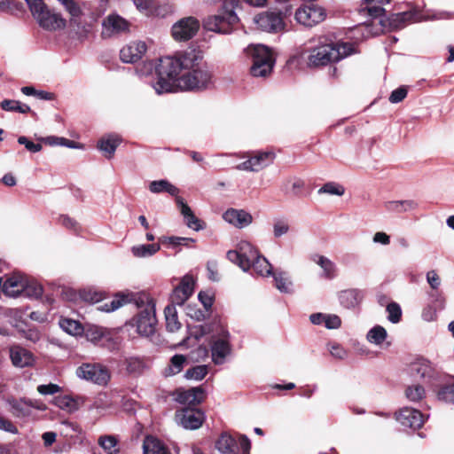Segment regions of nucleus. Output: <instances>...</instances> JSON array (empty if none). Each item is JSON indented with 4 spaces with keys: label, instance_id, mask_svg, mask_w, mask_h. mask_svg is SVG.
<instances>
[{
    "label": "nucleus",
    "instance_id": "f257e3e1",
    "mask_svg": "<svg viewBox=\"0 0 454 454\" xmlns=\"http://www.w3.org/2000/svg\"><path fill=\"white\" fill-rule=\"evenodd\" d=\"M156 74L157 82L153 87L157 94L173 92L176 89L200 91L213 84V74L203 53L195 49L160 59Z\"/></svg>",
    "mask_w": 454,
    "mask_h": 454
},
{
    "label": "nucleus",
    "instance_id": "f03ea898",
    "mask_svg": "<svg viewBox=\"0 0 454 454\" xmlns=\"http://www.w3.org/2000/svg\"><path fill=\"white\" fill-rule=\"evenodd\" d=\"M356 52L353 43L333 42L326 37H320L318 44L309 52L308 65L319 67L340 61Z\"/></svg>",
    "mask_w": 454,
    "mask_h": 454
},
{
    "label": "nucleus",
    "instance_id": "7ed1b4c3",
    "mask_svg": "<svg viewBox=\"0 0 454 454\" xmlns=\"http://www.w3.org/2000/svg\"><path fill=\"white\" fill-rule=\"evenodd\" d=\"M135 303L139 309L133 319L137 332L143 337H151L154 334L157 325L153 299L147 294H139L135 298Z\"/></svg>",
    "mask_w": 454,
    "mask_h": 454
},
{
    "label": "nucleus",
    "instance_id": "20e7f679",
    "mask_svg": "<svg viewBox=\"0 0 454 454\" xmlns=\"http://www.w3.org/2000/svg\"><path fill=\"white\" fill-rule=\"evenodd\" d=\"M247 53L252 59L250 72L254 77H266L272 72L275 59L268 47L252 45L247 48Z\"/></svg>",
    "mask_w": 454,
    "mask_h": 454
},
{
    "label": "nucleus",
    "instance_id": "39448f33",
    "mask_svg": "<svg viewBox=\"0 0 454 454\" xmlns=\"http://www.w3.org/2000/svg\"><path fill=\"white\" fill-rule=\"evenodd\" d=\"M76 376L96 385L106 387L111 380V372L100 363H82L76 369Z\"/></svg>",
    "mask_w": 454,
    "mask_h": 454
},
{
    "label": "nucleus",
    "instance_id": "423d86ee",
    "mask_svg": "<svg viewBox=\"0 0 454 454\" xmlns=\"http://www.w3.org/2000/svg\"><path fill=\"white\" fill-rule=\"evenodd\" d=\"M11 413L18 419H35L33 410L45 411L46 404L38 399L20 398V399H8Z\"/></svg>",
    "mask_w": 454,
    "mask_h": 454
},
{
    "label": "nucleus",
    "instance_id": "0eeeda50",
    "mask_svg": "<svg viewBox=\"0 0 454 454\" xmlns=\"http://www.w3.org/2000/svg\"><path fill=\"white\" fill-rule=\"evenodd\" d=\"M259 255L255 247L247 241H240L236 250H230L226 256L244 271L251 269V262Z\"/></svg>",
    "mask_w": 454,
    "mask_h": 454
},
{
    "label": "nucleus",
    "instance_id": "6e6552de",
    "mask_svg": "<svg viewBox=\"0 0 454 454\" xmlns=\"http://www.w3.org/2000/svg\"><path fill=\"white\" fill-rule=\"evenodd\" d=\"M215 448L221 454H239V450L247 454L250 450L251 442L246 435H239L237 440L228 433H223L215 442Z\"/></svg>",
    "mask_w": 454,
    "mask_h": 454
},
{
    "label": "nucleus",
    "instance_id": "1a4fd4ad",
    "mask_svg": "<svg viewBox=\"0 0 454 454\" xmlns=\"http://www.w3.org/2000/svg\"><path fill=\"white\" fill-rule=\"evenodd\" d=\"M247 160L235 167L240 171L258 172L274 161L272 151H255L247 153Z\"/></svg>",
    "mask_w": 454,
    "mask_h": 454
},
{
    "label": "nucleus",
    "instance_id": "9d476101",
    "mask_svg": "<svg viewBox=\"0 0 454 454\" xmlns=\"http://www.w3.org/2000/svg\"><path fill=\"white\" fill-rule=\"evenodd\" d=\"M238 22L239 17L237 14H230L227 16L222 12H218L215 15L208 16L204 20L203 27L209 31L229 34Z\"/></svg>",
    "mask_w": 454,
    "mask_h": 454
},
{
    "label": "nucleus",
    "instance_id": "9b49d317",
    "mask_svg": "<svg viewBox=\"0 0 454 454\" xmlns=\"http://www.w3.org/2000/svg\"><path fill=\"white\" fill-rule=\"evenodd\" d=\"M326 17L325 10L317 4L303 5L295 12L296 21L308 27H314Z\"/></svg>",
    "mask_w": 454,
    "mask_h": 454
},
{
    "label": "nucleus",
    "instance_id": "f8f14e48",
    "mask_svg": "<svg viewBox=\"0 0 454 454\" xmlns=\"http://www.w3.org/2000/svg\"><path fill=\"white\" fill-rule=\"evenodd\" d=\"M200 22L194 17L183 18L172 26L171 33L176 41L184 42L192 39L199 31Z\"/></svg>",
    "mask_w": 454,
    "mask_h": 454
},
{
    "label": "nucleus",
    "instance_id": "ddd939ff",
    "mask_svg": "<svg viewBox=\"0 0 454 454\" xmlns=\"http://www.w3.org/2000/svg\"><path fill=\"white\" fill-rule=\"evenodd\" d=\"M27 276L20 272H12L4 277V280L1 278V286L3 293L9 296L16 298L22 294L26 287Z\"/></svg>",
    "mask_w": 454,
    "mask_h": 454
},
{
    "label": "nucleus",
    "instance_id": "4468645a",
    "mask_svg": "<svg viewBox=\"0 0 454 454\" xmlns=\"http://www.w3.org/2000/svg\"><path fill=\"white\" fill-rule=\"evenodd\" d=\"M175 419L184 428L194 430L202 426L204 413L199 409L184 408L176 412Z\"/></svg>",
    "mask_w": 454,
    "mask_h": 454
},
{
    "label": "nucleus",
    "instance_id": "2eb2a0df",
    "mask_svg": "<svg viewBox=\"0 0 454 454\" xmlns=\"http://www.w3.org/2000/svg\"><path fill=\"white\" fill-rule=\"evenodd\" d=\"M229 333L222 329L217 337H214L211 345L212 360L215 364H222L231 353Z\"/></svg>",
    "mask_w": 454,
    "mask_h": 454
},
{
    "label": "nucleus",
    "instance_id": "dca6fc26",
    "mask_svg": "<svg viewBox=\"0 0 454 454\" xmlns=\"http://www.w3.org/2000/svg\"><path fill=\"white\" fill-rule=\"evenodd\" d=\"M254 21L263 31L278 32L284 27V21L279 12H266L257 15Z\"/></svg>",
    "mask_w": 454,
    "mask_h": 454
},
{
    "label": "nucleus",
    "instance_id": "f3484780",
    "mask_svg": "<svg viewBox=\"0 0 454 454\" xmlns=\"http://www.w3.org/2000/svg\"><path fill=\"white\" fill-rule=\"evenodd\" d=\"M396 420L404 427L418 429L424 424L423 414L416 409L405 407L396 414Z\"/></svg>",
    "mask_w": 454,
    "mask_h": 454
},
{
    "label": "nucleus",
    "instance_id": "a211bd4d",
    "mask_svg": "<svg viewBox=\"0 0 454 454\" xmlns=\"http://www.w3.org/2000/svg\"><path fill=\"white\" fill-rule=\"evenodd\" d=\"M102 25V35L105 37H111L114 35H118L129 30V22L122 17L116 14L108 15L104 20Z\"/></svg>",
    "mask_w": 454,
    "mask_h": 454
},
{
    "label": "nucleus",
    "instance_id": "6ab92c4d",
    "mask_svg": "<svg viewBox=\"0 0 454 454\" xmlns=\"http://www.w3.org/2000/svg\"><path fill=\"white\" fill-rule=\"evenodd\" d=\"M36 20L40 27L50 31L63 29L67 25L66 20L60 13L50 10L49 8L43 12Z\"/></svg>",
    "mask_w": 454,
    "mask_h": 454
},
{
    "label": "nucleus",
    "instance_id": "aec40b11",
    "mask_svg": "<svg viewBox=\"0 0 454 454\" xmlns=\"http://www.w3.org/2000/svg\"><path fill=\"white\" fill-rule=\"evenodd\" d=\"M411 375L417 380H430L435 376V370L430 361L418 358L410 365Z\"/></svg>",
    "mask_w": 454,
    "mask_h": 454
},
{
    "label": "nucleus",
    "instance_id": "412c9836",
    "mask_svg": "<svg viewBox=\"0 0 454 454\" xmlns=\"http://www.w3.org/2000/svg\"><path fill=\"white\" fill-rule=\"evenodd\" d=\"M194 280L192 277L184 276L179 286L174 289L171 296L172 301L177 305H183L193 293Z\"/></svg>",
    "mask_w": 454,
    "mask_h": 454
},
{
    "label": "nucleus",
    "instance_id": "4be33fe9",
    "mask_svg": "<svg viewBox=\"0 0 454 454\" xmlns=\"http://www.w3.org/2000/svg\"><path fill=\"white\" fill-rule=\"evenodd\" d=\"M145 51L146 45L144 42H132L121 50L120 58L122 62L134 63L139 60Z\"/></svg>",
    "mask_w": 454,
    "mask_h": 454
},
{
    "label": "nucleus",
    "instance_id": "5701e85b",
    "mask_svg": "<svg viewBox=\"0 0 454 454\" xmlns=\"http://www.w3.org/2000/svg\"><path fill=\"white\" fill-rule=\"evenodd\" d=\"M205 390L201 387L176 391V401L182 404L196 405L205 399Z\"/></svg>",
    "mask_w": 454,
    "mask_h": 454
},
{
    "label": "nucleus",
    "instance_id": "b1692460",
    "mask_svg": "<svg viewBox=\"0 0 454 454\" xmlns=\"http://www.w3.org/2000/svg\"><path fill=\"white\" fill-rule=\"evenodd\" d=\"M223 218L237 228H244L252 223V215L245 210L230 208L226 210Z\"/></svg>",
    "mask_w": 454,
    "mask_h": 454
},
{
    "label": "nucleus",
    "instance_id": "393cba45",
    "mask_svg": "<svg viewBox=\"0 0 454 454\" xmlns=\"http://www.w3.org/2000/svg\"><path fill=\"white\" fill-rule=\"evenodd\" d=\"M86 402V397L82 395H62L55 398V404L61 410L74 412L78 411Z\"/></svg>",
    "mask_w": 454,
    "mask_h": 454
},
{
    "label": "nucleus",
    "instance_id": "a878e982",
    "mask_svg": "<svg viewBox=\"0 0 454 454\" xmlns=\"http://www.w3.org/2000/svg\"><path fill=\"white\" fill-rule=\"evenodd\" d=\"M363 292L358 289H347L339 294L340 304L347 309H355L362 302Z\"/></svg>",
    "mask_w": 454,
    "mask_h": 454
},
{
    "label": "nucleus",
    "instance_id": "bb28decb",
    "mask_svg": "<svg viewBox=\"0 0 454 454\" xmlns=\"http://www.w3.org/2000/svg\"><path fill=\"white\" fill-rule=\"evenodd\" d=\"M176 203L180 208L181 214L184 218L185 223L189 228L194 231H200L203 229V226L200 223V220L194 215L190 207L184 201L181 197H176Z\"/></svg>",
    "mask_w": 454,
    "mask_h": 454
},
{
    "label": "nucleus",
    "instance_id": "cd10ccee",
    "mask_svg": "<svg viewBox=\"0 0 454 454\" xmlns=\"http://www.w3.org/2000/svg\"><path fill=\"white\" fill-rule=\"evenodd\" d=\"M134 4L137 10L146 16H164L166 12L170 11V6L168 5L164 7V11H161L160 8L156 7L154 0H134Z\"/></svg>",
    "mask_w": 454,
    "mask_h": 454
},
{
    "label": "nucleus",
    "instance_id": "c85d7f7f",
    "mask_svg": "<svg viewBox=\"0 0 454 454\" xmlns=\"http://www.w3.org/2000/svg\"><path fill=\"white\" fill-rule=\"evenodd\" d=\"M11 359L13 365L18 367H26L33 364L32 354L20 347H15L11 349Z\"/></svg>",
    "mask_w": 454,
    "mask_h": 454
},
{
    "label": "nucleus",
    "instance_id": "c756f323",
    "mask_svg": "<svg viewBox=\"0 0 454 454\" xmlns=\"http://www.w3.org/2000/svg\"><path fill=\"white\" fill-rule=\"evenodd\" d=\"M311 260L323 270L325 278L333 279L336 277V265L329 258L316 254L311 256Z\"/></svg>",
    "mask_w": 454,
    "mask_h": 454
},
{
    "label": "nucleus",
    "instance_id": "7c9ffc66",
    "mask_svg": "<svg viewBox=\"0 0 454 454\" xmlns=\"http://www.w3.org/2000/svg\"><path fill=\"white\" fill-rule=\"evenodd\" d=\"M121 138L117 135H108L102 137L98 144V147L102 151L106 157L110 159L114 156L117 146L121 143Z\"/></svg>",
    "mask_w": 454,
    "mask_h": 454
},
{
    "label": "nucleus",
    "instance_id": "2f4dec72",
    "mask_svg": "<svg viewBox=\"0 0 454 454\" xmlns=\"http://www.w3.org/2000/svg\"><path fill=\"white\" fill-rule=\"evenodd\" d=\"M418 207V203L413 200H390L385 203L386 210L395 213L412 211Z\"/></svg>",
    "mask_w": 454,
    "mask_h": 454
},
{
    "label": "nucleus",
    "instance_id": "473e14b6",
    "mask_svg": "<svg viewBox=\"0 0 454 454\" xmlns=\"http://www.w3.org/2000/svg\"><path fill=\"white\" fill-rule=\"evenodd\" d=\"M149 190L153 193L168 192L172 196H176V198L178 197L177 194L179 193V189L165 179L151 182L149 184Z\"/></svg>",
    "mask_w": 454,
    "mask_h": 454
},
{
    "label": "nucleus",
    "instance_id": "72a5a7b5",
    "mask_svg": "<svg viewBox=\"0 0 454 454\" xmlns=\"http://www.w3.org/2000/svg\"><path fill=\"white\" fill-rule=\"evenodd\" d=\"M143 450L144 454H170L161 442L153 436L145 437Z\"/></svg>",
    "mask_w": 454,
    "mask_h": 454
},
{
    "label": "nucleus",
    "instance_id": "f704fd0d",
    "mask_svg": "<svg viewBox=\"0 0 454 454\" xmlns=\"http://www.w3.org/2000/svg\"><path fill=\"white\" fill-rule=\"evenodd\" d=\"M304 187V181L298 177L288 178L285 180L282 184V190L286 194H290L295 197L301 195Z\"/></svg>",
    "mask_w": 454,
    "mask_h": 454
},
{
    "label": "nucleus",
    "instance_id": "c9c22d12",
    "mask_svg": "<svg viewBox=\"0 0 454 454\" xmlns=\"http://www.w3.org/2000/svg\"><path fill=\"white\" fill-rule=\"evenodd\" d=\"M125 364L128 373L136 376L142 374L148 367L145 359L137 356L127 358Z\"/></svg>",
    "mask_w": 454,
    "mask_h": 454
},
{
    "label": "nucleus",
    "instance_id": "e433bc0d",
    "mask_svg": "<svg viewBox=\"0 0 454 454\" xmlns=\"http://www.w3.org/2000/svg\"><path fill=\"white\" fill-rule=\"evenodd\" d=\"M251 268L257 275L268 277L272 275V266L269 261L262 255L259 254L254 261L251 262Z\"/></svg>",
    "mask_w": 454,
    "mask_h": 454
},
{
    "label": "nucleus",
    "instance_id": "4c0bfd02",
    "mask_svg": "<svg viewBox=\"0 0 454 454\" xmlns=\"http://www.w3.org/2000/svg\"><path fill=\"white\" fill-rule=\"evenodd\" d=\"M166 318V327L169 332H176L181 327L178 320L177 312L174 305H168L164 309Z\"/></svg>",
    "mask_w": 454,
    "mask_h": 454
},
{
    "label": "nucleus",
    "instance_id": "58836bf2",
    "mask_svg": "<svg viewBox=\"0 0 454 454\" xmlns=\"http://www.w3.org/2000/svg\"><path fill=\"white\" fill-rule=\"evenodd\" d=\"M25 286L26 287L22 292V294L25 296L35 299L42 296L43 290L42 286L37 281L31 279L27 276Z\"/></svg>",
    "mask_w": 454,
    "mask_h": 454
},
{
    "label": "nucleus",
    "instance_id": "ea45409f",
    "mask_svg": "<svg viewBox=\"0 0 454 454\" xmlns=\"http://www.w3.org/2000/svg\"><path fill=\"white\" fill-rule=\"evenodd\" d=\"M98 442L108 454H117L119 452L118 440L114 435H102L98 438Z\"/></svg>",
    "mask_w": 454,
    "mask_h": 454
},
{
    "label": "nucleus",
    "instance_id": "a19ab883",
    "mask_svg": "<svg viewBox=\"0 0 454 454\" xmlns=\"http://www.w3.org/2000/svg\"><path fill=\"white\" fill-rule=\"evenodd\" d=\"M386 338L387 331L380 325L374 326L367 333V340L376 345H380Z\"/></svg>",
    "mask_w": 454,
    "mask_h": 454
},
{
    "label": "nucleus",
    "instance_id": "79ce46f5",
    "mask_svg": "<svg viewBox=\"0 0 454 454\" xmlns=\"http://www.w3.org/2000/svg\"><path fill=\"white\" fill-rule=\"evenodd\" d=\"M160 250V245L158 244H146L140 245L132 247V252L135 256L146 257L154 254Z\"/></svg>",
    "mask_w": 454,
    "mask_h": 454
},
{
    "label": "nucleus",
    "instance_id": "37998d69",
    "mask_svg": "<svg viewBox=\"0 0 454 454\" xmlns=\"http://www.w3.org/2000/svg\"><path fill=\"white\" fill-rule=\"evenodd\" d=\"M276 287L282 293H290L292 290V281L285 272H278L273 275Z\"/></svg>",
    "mask_w": 454,
    "mask_h": 454
},
{
    "label": "nucleus",
    "instance_id": "c03bdc74",
    "mask_svg": "<svg viewBox=\"0 0 454 454\" xmlns=\"http://www.w3.org/2000/svg\"><path fill=\"white\" fill-rule=\"evenodd\" d=\"M59 325L65 332L72 335L80 334L82 331L81 324L70 318H62L59 321Z\"/></svg>",
    "mask_w": 454,
    "mask_h": 454
},
{
    "label": "nucleus",
    "instance_id": "a18cd8bd",
    "mask_svg": "<svg viewBox=\"0 0 454 454\" xmlns=\"http://www.w3.org/2000/svg\"><path fill=\"white\" fill-rule=\"evenodd\" d=\"M186 357L184 355H175L170 359L167 375H175L179 373L184 367Z\"/></svg>",
    "mask_w": 454,
    "mask_h": 454
},
{
    "label": "nucleus",
    "instance_id": "49530a36",
    "mask_svg": "<svg viewBox=\"0 0 454 454\" xmlns=\"http://www.w3.org/2000/svg\"><path fill=\"white\" fill-rule=\"evenodd\" d=\"M33 17L36 20L45 12L48 7L43 0H25Z\"/></svg>",
    "mask_w": 454,
    "mask_h": 454
},
{
    "label": "nucleus",
    "instance_id": "de8ad7c7",
    "mask_svg": "<svg viewBox=\"0 0 454 454\" xmlns=\"http://www.w3.org/2000/svg\"><path fill=\"white\" fill-rule=\"evenodd\" d=\"M319 194L328 193L331 195L341 196L345 192V189L342 185L333 183L328 182L325 184L317 192Z\"/></svg>",
    "mask_w": 454,
    "mask_h": 454
},
{
    "label": "nucleus",
    "instance_id": "09e8293b",
    "mask_svg": "<svg viewBox=\"0 0 454 454\" xmlns=\"http://www.w3.org/2000/svg\"><path fill=\"white\" fill-rule=\"evenodd\" d=\"M207 374V365H197L185 372L184 377L188 380H200Z\"/></svg>",
    "mask_w": 454,
    "mask_h": 454
},
{
    "label": "nucleus",
    "instance_id": "8fccbe9b",
    "mask_svg": "<svg viewBox=\"0 0 454 454\" xmlns=\"http://www.w3.org/2000/svg\"><path fill=\"white\" fill-rule=\"evenodd\" d=\"M406 397L411 402H418L425 395V389L420 385L408 387L405 391Z\"/></svg>",
    "mask_w": 454,
    "mask_h": 454
},
{
    "label": "nucleus",
    "instance_id": "3c124183",
    "mask_svg": "<svg viewBox=\"0 0 454 454\" xmlns=\"http://www.w3.org/2000/svg\"><path fill=\"white\" fill-rule=\"evenodd\" d=\"M438 399L445 403H454V383L441 387L437 394Z\"/></svg>",
    "mask_w": 454,
    "mask_h": 454
},
{
    "label": "nucleus",
    "instance_id": "603ef678",
    "mask_svg": "<svg viewBox=\"0 0 454 454\" xmlns=\"http://www.w3.org/2000/svg\"><path fill=\"white\" fill-rule=\"evenodd\" d=\"M387 311L388 313V320L394 324H396L400 321L402 317L401 307L395 303L391 302L387 306Z\"/></svg>",
    "mask_w": 454,
    "mask_h": 454
},
{
    "label": "nucleus",
    "instance_id": "864d4df0",
    "mask_svg": "<svg viewBox=\"0 0 454 454\" xmlns=\"http://www.w3.org/2000/svg\"><path fill=\"white\" fill-rule=\"evenodd\" d=\"M127 302V296L125 295H116L114 300H112L109 303H105L103 306V310L106 312L114 311Z\"/></svg>",
    "mask_w": 454,
    "mask_h": 454
},
{
    "label": "nucleus",
    "instance_id": "5fc2aeb1",
    "mask_svg": "<svg viewBox=\"0 0 454 454\" xmlns=\"http://www.w3.org/2000/svg\"><path fill=\"white\" fill-rule=\"evenodd\" d=\"M239 0H223L219 12L225 15L236 14L235 9L239 6Z\"/></svg>",
    "mask_w": 454,
    "mask_h": 454
},
{
    "label": "nucleus",
    "instance_id": "6e6d98bb",
    "mask_svg": "<svg viewBox=\"0 0 454 454\" xmlns=\"http://www.w3.org/2000/svg\"><path fill=\"white\" fill-rule=\"evenodd\" d=\"M37 392L43 395H55L61 391V387L58 384L50 383L39 385L36 388Z\"/></svg>",
    "mask_w": 454,
    "mask_h": 454
},
{
    "label": "nucleus",
    "instance_id": "4d7b16f0",
    "mask_svg": "<svg viewBox=\"0 0 454 454\" xmlns=\"http://www.w3.org/2000/svg\"><path fill=\"white\" fill-rule=\"evenodd\" d=\"M407 93V88L405 86H401L391 92L389 101L393 104H397L406 98Z\"/></svg>",
    "mask_w": 454,
    "mask_h": 454
},
{
    "label": "nucleus",
    "instance_id": "13d9d810",
    "mask_svg": "<svg viewBox=\"0 0 454 454\" xmlns=\"http://www.w3.org/2000/svg\"><path fill=\"white\" fill-rule=\"evenodd\" d=\"M64 7L66 11L70 14L72 20L79 19L82 15V11L75 0H70L69 3Z\"/></svg>",
    "mask_w": 454,
    "mask_h": 454
},
{
    "label": "nucleus",
    "instance_id": "bf43d9fd",
    "mask_svg": "<svg viewBox=\"0 0 454 454\" xmlns=\"http://www.w3.org/2000/svg\"><path fill=\"white\" fill-rule=\"evenodd\" d=\"M289 231V224L284 220H277L273 224V234L275 238H279Z\"/></svg>",
    "mask_w": 454,
    "mask_h": 454
},
{
    "label": "nucleus",
    "instance_id": "052dcab7",
    "mask_svg": "<svg viewBox=\"0 0 454 454\" xmlns=\"http://www.w3.org/2000/svg\"><path fill=\"white\" fill-rule=\"evenodd\" d=\"M18 143L24 145L26 149L31 153H38L43 148L40 143L35 144L24 136L18 138Z\"/></svg>",
    "mask_w": 454,
    "mask_h": 454
},
{
    "label": "nucleus",
    "instance_id": "680f3d73",
    "mask_svg": "<svg viewBox=\"0 0 454 454\" xmlns=\"http://www.w3.org/2000/svg\"><path fill=\"white\" fill-rule=\"evenodd\" d=\"M0 430L17 434L19 430L17 427L8 419L0 416Z\"/></svg>",
    "mask_w": 454,
    "mask_h": 454
},
{
    "label": "nucleus",
    "instance_id": "e2e57ef3",
    "mask_svg": "<svg viewBox=\"0 0 454 454\" xmlns=\"http://www.w3.org/2000/svg\"><path fill=\"white\" fill-rule=\"evenodd\" d=\"M207 277L211 281H218V265L216 261H209L207 263Z\"/></svg>",
    "mask_w": 454,
    "mask_h": 454
},
{
    "label": "nucleus",
    "instance_id": "0e129e2a",
    "mask_svg": "<svg viewBox=\"0 0 454 454\" xmlns=\"http://www.w3.org/2000/svg\"><path fill=\"white\" fill-rule=\"evenodd\" d=\"M168 242L173 246V247H178V246H189V243H194L195 239L192 238H184V237H168L167 238Z\"/></svg>",
    "mask_w": 454,
    "mask_h": 454
},
{
    "label": "nucleus",
    "instance_id": "69168bd1",
    "mask_svg": "<svg viewBox=\"0 0 454 454\" xmlns=\"http://www.w3.org/2000/svg\"><path fill=\"white\" fill-rule=\"evenodd\" d=\"M86 336L89 340L98 342L103 338L104 331L99 327H92L86 332Z\"/></svg>",
    "mask_w": 454,
    "mask_h": 454
},
{
    "label": "nucleus",
    "instance_id": "338daca9",
    "mask_svg": "<svg viewBox=\"0 0 454 454\" xmlns=\"http://www.w3.org/2000/svg\"><path fill=\"white\" fill-rule=\"evenodd\" d=\"M324 324L328 329H337L340 326L341 320L337 315H325Z\"/></svg>",
    "mask_w": 454,
    "mask_h": 454
},
{
    "label": "nucleus",
    "instance_id": "774afa93",
    "mask_svg": "<svg viewBox=\"0 0 454 454\" xmlns=\"http://www.w3.org/2000/svg\"><path fill=\"white\" fill-rule=\"evenodd\" d=\"M200 301L203 304L204 308L208 310L213 305V296L207 292H200L199 295Z\"/></svg>",
    "mask_w": 454,
    "mask_h": 454
}]
</instances>
